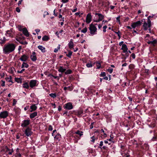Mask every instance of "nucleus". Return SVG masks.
<instances>
[{
	"label": "nucleus",
	"mask_w": 157,
	"mask_h": 157,
	"mask_svg": "<svg viewBox=\"0 0 157 157\" xmlns=\"http://www.w3.org/2000/svg\"><path fill=\"white\" fill-rule=\"evenodd\" d=\"M16 47V45L13 43H8L6 44L3 48V52L6 54H8L13 51Z\"/></svg>",
	"instance_id": "nucleus-1"
},
{
	"label": "nucleus",
	"mask_w": 157,
	"mask_h": 157,
	"mask_svg": "<svg viewBox=\"0 0 157 157\" xmlns=\"http://www.w3.org/2000/svg\"><path fill=\"white\" fill-rule=\"evenodd\" d=\"M95 17L93 19V21L94 22H99L104 19L105 16L103 15L98 12H96L95 13Z\"/></svg>",
	"instance_id": "nucleus-2"
},
{
	"label": "nucleus",
	"mask_w": 157,
	"mask_h": 157,
	"mask_svg": "<svg viewBox=\"0 0 157 157\" xmlns=\"http://www.w3.org/2000/svg\"><path fill=\"white\" fill-rule=\"evenodd\" d=\"M108 144H105L104 145L103 142V141H101L100 144L98 146V148L100 149L101 150H104L106 151H108L109 149L108 147V145H110V147H111L112 145L113 144H112L111 142H109Z\"/></svg>",
	"instance_id": "nucleus-3"
},
{
	"label": "nucleus",
	"mask_w": 157,
	"mask_h": 157,
	"mask_svg": "<svg viewBox=\"0 0 157 157\" xmlns=\"http://www.w3.org/2000/svg\"><path fill=\"white\" fill-rule=\"evenodd\" d=\"M89 28L91 35L93 36L94 34H97V28L95 26H94L93 23H91L90 24Z\"/></svg>",
	"instance_id": "nucleus-4"
},
{
	"label": "nucleus",
	"mask_w": 157,
	"mask_h": 157,
	"mask_svg": "<svg viewBox=\"0 0 157 157\" xmlns=\"http://www.w3.org/2000/svg\"><path fill=\"white\" fill-rule=\"evenodd\" d=\"M23 132L25 136L27 137L31 136L33 133L32 131V128L30 127H26V129L23 131Z\"/></svg>",
	"instance_id": "nucleus-5"
},
{
	"label": "nucleus",
	"mask_w": 157,
	"mask_h": 157,
	"mask_svg": "<svg viewBox=\"0 0 157 157\" xmlns=\"http://www.w3.org/2000/svg\"><path fill=\"white\" fill-rule=\"evenodd\" d=\"M74 114L79 118H81L82 117V115L83 113V109L81 108H79L78 110H74Z\"/></svg>",
	"instance_id": "nucleus-6"
},
{
	"label": "nucleus",
	"mask_w": 157,
	"mask_h": 157,
	"mask_svg": "<svg viewBox=\"0 0 157 157\" xmlns=\"http://www.w3.org/2000/svg\"><path fill=\"white\" fill-rule=\"evenodd\" d=\"M31 123V121L29 118L28 119L24 120L21 124V126L23 128L27 127Z\"/></svg>",
	"instance_id": "nucleus-7"
},
{
	"label": "nucleus",
	"mask_w": 157,
	"mask_h": 157,
	"mask_svg": "<svg viewBox=\"0 0 157 157\" xmlns=\"http://www.w3.org/2000/svg\"><path fill=\"white\" fill-rule=\"evenodd\" d=\"M63 107L64 109H66L67 110H70L72 109L73 108V106L71 103L68 102L63 105Z\"/></svg>",
	"instance_id": "nucleus-8"
},
{
	"label": "nucleus",
	"mask_w": 157,
	"mask_h": 157,
	"mask_svg": "<svg viewBox=\"0 0 157 157\" xmlns=\"http://www.w3.org/2000/svg\"><path fill=\"white\" fill-rule=\"evenodd\" d=\"M142 22L140 21H137L136 22H134L131 24V26L133 28H135L136 27L140 26L141 25Z\"/></svg>",
	"instance_id": "nucleus-9"
},
{
	"label": "nucleus",
	"mask_w": 157,
	"mask_h": 157,
	"mask_svg": "<svg viewBox=\"0 0 157 157\" xmlns=\"http://www.w3.org/2000/svg\"><path fill=\"white\" fill-rule=\"evenodd\" d=\"M8 115V112L6 111H4L0 113V118H5Z\"/></svg>",
	"instance_id": "nucleus-10"
},
{
	"label": "nucleus",
	"mask_w": 157,
	"mask_h": 157,
	"mask_svg": "<svg viewBox=\"0 0 157 157\" xmlns=\"http://www.w3.org/2000/svg\"><path fill=\"white\" fill-rule=\"evenodd\" d=\"M151 40H152L151 41L148 40L147 42V43L151 45L155 46V45L157 43V40L154 39L153 37L151 38Z\"/></svg>",
	"instance_id": "nucleus-11"
},
{
	"label": "nucleus",
	"mask_w": 157,
	"mask_h": 157,
	"mask_svg": "<svg viewBox=\"0 0 157 157\" xmlns=\"http://www.w3.org/2000/svg\"><path fill=\"white\" fill-rule=\"evenodd\" d=\"M29 58V56L26 55H23L19 59L22 61L23 62H26Z\"/></svg>",
	"instance_id": "nucleus-12"
},
{
	"label": "nucleus",
	"mask_w": 157,
	"mask_h": 157,
	"mask_svg": "<svg viewBox=\"0 0 157 157\" xmlns=\"http://www.w3.org/2000/svg\"><path fill=\"white\" fill-rule=\"evenodd\" d=\"M30 59L33 62H35L37 60V57L36 56V53L35 52H33L30 56Z\"/></svg>",
	"instance_id": "nucleus-13"
},
{
	"label": "nucleus",
	"mask_w": 157,
	"mask_h": 157,
	"mask_svg": "<svg viewBox=\"0 0 157 157\" xmlns=\"http://www.w3.org/2000/svg\"><path fill=\"white\" fill-rule=\"evenodd\" d=\"M92 16L90 13H89L86 16V22L87 24L89 23L91 21Z\"/></svg>",
	"instance_id": "nucleus-14"
},
{
	"label": "nucleus",
	"mask_w": 157,
	"mask_h": 157,
	"mask_svg": "<svg viewBox=\"0 0 157 157\" xmlns=\"http://www.w3.org/2000/svg\"><path fill=\"white\" fill-rule=\"evenodd\" d=\"M37 80H32L30 81L29 83V86L33 88L36 86Z\"/></svg>",
	"instance_id": "nucleus-15"
},
{
	"label": "nucleus",
	"mask_w": 157,
	"mask_h": 157,
	"mask_svg": "<svg viewBox=\"0 0 157 157\" xmlns=\"http://www.w3.org/2000/svg\"><path fill=\"white\" fill-rule=\"evenodd\" d=\"M144 152L140 150L137 151L136 153V157H142L144 155Z\"/></svg>",
	"instance_id": "nucleus-16"
},
{
	"label": "nucleus",
	"mask_w": 157,
	"mask_h": 157,
	"mask_svg": "<svg viewBox=\"0 0 157 157\" xmlns=\"http://www.w3.org/2000/svg\"><path fill=\"white\" fill-rule=\"evenodd\" d=\"M149 146L147 144H144L141 146V150L142 151L144 152V151H147L149 149Z\"/></svg>",
	"instance_id": "nucleus-17"
},
{
	"label": "nucleus",
	"mask_w": 157,
	"mask_h": 157,
	"mask_svg": "<svg viewBox=\"0 0 157 157\" xmlns=\"http://www.w3.org/2000/svg\"><path fill=\"white\" fill-rule=\"evenodd\" d=\"M13 29H11L10 30H7L6 32V35L10 37L13 36L12 34L13 33Z\"/></svg>",
	"instance_id": "nucleus-18"
},
{
	"label": "nucleus",
	"mask_w": 157,
	"mask_h": 157,
	"mask_svg": "<svg viewBox=\"0 0 157 157\" xmlns=\"http://www.w3.org/2000/svg\"><path fill=\"white\" fill-rule=\"evenodd\" d=\"M22 32L23 34L27 37H29V34L27 29L26 28H24L22 29Z\"/></svg>",
	"instance_id": "nucleus-19"
},
{
	"label": "nucleus",
	"mask_w": 157,
	"mask_h": 157,
	"mask_svg": "<svg viewBox=\"0 0 157 157\" xmlns=\"http://www.w3.org/2000/svg\"><path fill=\"white\" fill-rule=\"evenodd\" d=\"M37 109V107L36 105V104H33L30 106V112H33V111H35Z\"/></svg>",
	"instance_id": "nucleus-20"
},
{
	"label": "nucleus",
	"mask_w": 157,
	"mask_h": 157,
	"mask_svg": "<svg viewBox=\"0 0 157 157\" xmlns=\"http://www.w3.org/2000/svg\"><path fill=\"white\" fill-rule=\"evenodd\" d=\"M121 49L123 50V52H126L128 51V48L125 44H123L122 46Z\"/></svg>",
	"instance_id": "nucleus-21"
},
{
	"label": "nucleus",
	"mask_w": 157,
	"mask_h": 157,
	"mask_svg": "<svg viewBox=\"0 0 157 157\" xmlns=\"http://www.w3.org/2000/svg\"><path fill=\"white\" fill-rule=\"evenodd\" d=\"M61 136L59 133H57L56 136L54 137V139L56 141H59L61 138Z\"/></svg>",
	"instance_id": "nucleus-22"
},
{
	"label": "nucleus",
	"mask_w": 157,
	"mask_h": 157,
	"mask_svg": "<svg viewBox=\"0 0 157 157\" xmlns=\"http://www.w3.org/2000/svg\"><path fill=\"white\" fill-rule=\"evenodd\" d=\"M37 113L36 112H34L33 113L30 114L29 117L30 119L33 118L37 116Z\"/></svg>",
	"instance_id": "nucleus-23"
},
{
	"label": "nucleus",
	"mask_w": 157,
	"mask_h": 157,
	"mask_svg": "<svg viewBox=\"0 0 157 157\" xmlns=\"http://www.w3.org/2000/svg\"><path fill=\"white\" fill-rule=\"evenodd\" d=\"M68 46L69 48L71 49L72 48L74 49L73 48L74 46V44L72 41V39H71V40L70 41V42H69L68 44Z\"/></svg>",
	"instance_id": "nucleus-24"
},
{
	"label": "nucleus",
	"mask_w": 157,
	"mask_h": 157,
	"mask_svg": "<svg viewBox=\"0 0 157 157\" xmlns=\"http://www.w3.org/2000/svg\"><path fill=\"white\" fill-rule=\"evenodd\" d=\"M37 48L39 49L40 50L41 52L43 53H44L46 52L45 48L43 47L42 46L39 45L38 46Z\"/></svg>",
	"instance_id": "nucleus-25"
},
{
	"label": "nucleus",
	"mask_w": 157,
	"mask_h": 157,
	"mask_svg": "<svg viewBox=\"0 0 157 157\" xmlns=\"http://www.w3.org/2000/svg\"><path fill=\"white\" fill-rule=\"evenodd\" d=\"M148 25H149L147 24V23L146 22H144V24L143 25V27L144 30L146 31L148 29V28H149Z\"/></svg>",
	"instance_id": "nucleus-26"
},
{
	"label": "nucleus",
	"mask_w": 157,
	"mask_h": 157,
	"mask_svg": "<svg viewBox=\"0 0 157 157\" xmlns=\"http://www.w3.org/2000/svg\"><path fill=\"white\" fill-rule=\"evenodd\" d=\"M125 53V54H121V55L122 56V59H123L124 60L126 59V58L128 57L129 56V53H128V51L126 52H124Z\"/></svg>",
	"instance_id": "nucleus-27"
},
{
	"label": "nucleus",
	"mask_w": 157,
	"mask_h": 157,
	"mask_svg": "<svg viewBox=\"0 0 157 157\" xmlns=\"http://www.w3.org/2000/svg\"><path fill=\"white\" fill-rule=\"evenodd\" d=\"M66 71V69L65 68H63V67L62 66H60L59 69L58 70V71L59 72H60L62 73H64Z\"/></svg>",
	"instance_id": "nucleus-28"
},
{
	"label": "nucleus",
	"mask_w": 157,
	"mask_h": 157,
	"mask_svg": "<svg viewBox=\"0 0 157 157\" xmlns=\"http://www.w3.org/2000/svg\"><path fill=\"white\" fill-rule=\"evenodd\" d=\"M95 63L96 64V66H97V69H100L101 67V62H99L98 61H96V62H95Z\"/></svg>",
	"instance_id": "nucleus-29"
},
{
	"label": "nucleus",
	"mask_w": 157,
	"mask_h": 157,
	"mask_svg": "<svg viewBox=\"0 0 157 157\" xmlns=\"http://www.w3.org/2000/svg\"><path fill=\"white\" fill-rule=\"evenodd\" d=\"M0 40L1 41V42H0V44L2 46L3 44H5V43L6 41V39L5 37H3L2 38L0 39Z\"/></svg>",
	"instance_id": "nucleus-30"
},
{
	"label": "nucleus",
	"mask_w": 157,
	"mask_h": 157,
	"mask_svg": "<svg viewBox=\"0 0 157 157\" xmlns=\"http://www.w3.org/2000/svg\"><path fill=\"white\" fill-rule=\"evenodd\" d=\"M152 38H153L152 36H150L149 34H147L146 36L144 37V39L146 40H147L148 41L151 40Z\"/></svg>",
	"instance_id": "nucleus-31"
},
{
	"label": "nucleus",
	"mask_w": 157,
	"mask_h": 157,
	"mask_svg": "<svg viewBox=\"0 0 157 157\" xmlns=\"http://www.w3.org/2000/svg\"><path fill=\"white\" fill-rule=\"evenodd\" d=\"M22 87L23 88H26L27 89H29V86L28 83L26 82H25L22 84Z\"/></svg>",
	"instance_id": "nucleus-32"
},
{
	"label": "nucleus",
	"mask_w": 157,
	"mask_h": 157,
	"mask_svg": "<svg viewBox=\"0 0 157 157\" xmlns=\"http://www.w3.org/2000/svg\"><path fill=\"white\" fill-rule=\"evenodd\" d=\"M29 67V64L25 62H23L21 65V68H22L24 67L27 68Z\"/></svg>",
	"instance_id": "nucleus-33"
},
{
	"label": "nucleus",
	"mask_w": 157,
	"mask_h": 157,
	"mask_svg": "<svg viewBox=\"0 0 157 157\" xmlns=\"http://www.w3.org/2000/svg\"><path fill=\"white\" fill-rule=\"evenodd\" d=\"M154 136L151 139V140L152 141H157V134H155L154 132Z\"/></svg>",
	"instance_id": "nucleus-34"
},
{
	"label": "nucleus",
	"mask_w": 157,
	"mask_h": 157,
	"mask_svg": "<svg viewBox=\"0 0 157 157\" xmlns=\"http://www.w3.org/2000/svg\"><path fill=\"white\" fill-rule=\"evenodd\" d=\"M83 132L78 130L75 132V133L78 135L80 137L83 135Z\"/></svg>",
	"instance_id": "nucleus-35"
},
{
	"label": "nucleus",
	"mask_w": 157,
	"mask_h": 157,
	"mask_svg": "<svg viewBox=\"0 0 157 157\" xmlns=\"http://www.w3.org/2000/svg\"><path fill=\"white\" fill-rule=\"evenodd\" d=\"M49 39V37L47 35H44L42 38V40L43 41H47Z\"/></svg>",
	"instance_id": "nucleus-36"
},
{
	"label": "nucleus",
	"mask_w": 157,
	"mask_h": 157,
	"mask_svg": "<svg viewBox=\"0 0 157 157\" xmlns=\"http://www.w3.org/2000/svg\"><path fill=\"white\" fill-rule=\"evenodd\" d=\"M3 150L5 152L8 153V152L11 150V149H9L8 147L6 146L4 148Z\"/></svg>",
	"instance_id": "nucleus-37"
},
{
	"label": "nucleus",
	"mask_w": 157,
	"mask_h": 157,
	"mask_svg": "<svg viewBox=\"0 0 157 157\" xmlns=\"http://www.w3.org/2000/svg\"><path fill=\"white\" fill-rule=\"evenodd\" d=\"M73 73V72L71 69H68L65 72V74L66 75H68L71 74Z\"/></svg>",
	"instance_id": "nucleus-38"
},
{
	"label": "nucleus",
	"mask_w": 157,
	"mask_h": 157,
	"mask_svg": "<svg viewBox=\"0 0 157 157\" xmlns=\"http://www.w3.org/2000/svg\"><path fill=\"white\" fill-rule=\"evenodd\" d=\"M151 17V16H149L147 18V24L149 25V28L151 27V21L150 19L149 18V17Z\"/></svg>",
	"instance_id": "nucleus-39"
},
{
	"label": "nucleus",
	"mask_w": 157,
	"mask_h": 157,
	"mask_svg": "<svg viewBox=\"0 0 157 157\" xmlns=\"http://www.w3.org/2000/svg\"><path fill=\"white\" fill-rule=\"evenodd\" d=\"M69 52L68 54H66V56H67L69 58H71V56H72V52L71 51H68Z\"/></svg>",
	"instance_id": "nucleus-40"
},
{
	"label": "nucleus",
	"mask_w": 157,
	"mask_h": 157,
	"mask_svg": "<svg viewBox=\"0 0 157 157\" xmlns=\"http://www.w3.org/2000/svg\"><path fill=\"white\" fill-rule=\"evenodd\" d=\"M50 96L52 98H54L57 96V95L55 93H51L49 94Z\"/></svg>",
	"instance_id": "nucleus-41"
},
{
	"label": "nucleus",
	"mask_w": 157,
	"mask_h": 157,
	"mask_svg": "<svg viewBox=\"0 0 157 157\" xmlns=\"http://www.w3.org/2000/svg\"><path fill=\"white\" fill-rule=\"evenodd\" d=\"M90 138L92 139V140H90L93 143L94 142L95 140H97L98 139V138H95L94 136H92Z\"/></svg>",
	"instance_id": "nucleus-42"
},
{
	"label": "nucleus",
	"mask_w": 157,
	"mask_h": 157,
	"mask_svg": "<svg viewBox=\"0 0 157 157\" xmlns=\"http://www.w3.org/2000/svg\"><path fill=\"white\" fill-rule=\"evenodd\" d=\"M106 75V73L104 72H101V74L99 75V76L101 77H104Z\"/></svg>",
	"instance_id": "nucleus-43"
},
{
	"label": "nucleus",
	"mask_w": 157,
	"mask_h": 157,
	"mask_svg": "<svg viewBox=\"0 0 157 157\" xmlns=\"http://www.w3.org/2000/svg\"><path fill=\"white\" fill-rule=\"evenodd\" d=\"M87 30V29L86 28V27H85L83 29H82L81 32L83 33H86Z\"/></svg>",
	"instance_id": "nucleus-44"
},
{
	"label": "nucleus",
	"mask_w": 157,
	"mask_h": 157,
	"mask_svg": "<svg viewBox=\"0 0 157 157\" xmlns=\"http://www.w3.org/2000/svg\"><path fill=\"white\" fill-rule=\"evenodd\" d=\"M135 66L133 64H130L129 66V68L131 69H132L134 68Z\"/></svg>",
	"instance_id": "nucleus-45"
},
{
	"label": "nucleus",
	"mask_w": 157,
	"mask_h": 157,
	"mask_svg": "<svg viewBox=\"0 0 157 157\" xmlns=\"http://www.w3.org/2000/svg\"><path fill=\"white\" fill-rule=\"evenodd\" d=\"M120 147L122 150H125V145L121 144L120 146Z\"/></svg>",
	"instance_id": "nucleus-46"
},
{
	"label": "nucleus",
	"mask_w": 157,
	"mask_h": 157,
	"mask_svg": "<svg viewBox=\"0 0 157 157\" xmlns=\"http://www.w3.org/2000/svg\"><path fill=\"white\" fill-rule=\"evenodd\" d=\"M68 116H70V115H71V114H74V111H69V112H68Z\"/></svg>",
	"instance_id": "nucleus-47"
},
{
	"label": "nucleus",
	"mask_w": 157,
	"mask_h": 157,
	"mask_svg": "<svg viewBox=\"0 0 157 157\" xmlns=\"http://www.w3.org/2000/svg\"><path fill=\"white\" fill-rule=\"evenodd\" d=\"M107 71L110 73L111 74L113 71V69L111 67H109V68L107 70Z\"/></svg>",
	"instance_id": "nucleus-48"
},
{
	"label": "nucleus",
	"mask_w": 157,
	"mask_h": 157,
	"mask_svg": "<svg viewBox=\"0 0 157 157\" xmlns=\"http://www.w3.org/2000/svg\"><path fill=\"white\" fill-rule=\"evenodd\" d=\"M86 66L88 67H93V65L91 63H88L86 64Z\"/></svg>",
	"instance_id": "nucleus-49"
},
{
	"label": "nucleus",
	"mask_w": 157,
	"mask_h": 157,
	"mask_svg": "<svg viewBox=\"0 0 157 157\" xmlns=\"http://www.w3.org/2000/svg\"><path fill=\"white\" fill-rule=\"evenodd\" d=\"M94 123L95 122H93L91 123V124L89 126L90 129H91L93 128V125Z\"/></svg>",
	"instance_id": "nucleus-50"
},
{
	"label": "nucleus",
	"mask_w": 157,
	"mask_h": 157,
	"mask_svg": "<svg viewBox=\"0 0 157 157\" xmlns=\"http://www.w3.org/2000/svg\"><path fill=\"white\" fill-rule=\"evenodd\" d=\"M49 139V137L48 136H45L44 138V141L46 143Z\"/></svg>",
	"instance_id": "nucleus-51"
},
{
	"label": "nucleus",
	"mask_w": 157,
	"mask_h": 157,
	"mask_svg": "<svg viewBox=\"0 0 157 157\" xmlns=\"http://www.w3.org/2000/svg\"><path fill=\"white\" fill-rule=\"evenodd\" d=\"M19 42L20 43V44H22L23 45H26L28 44V42L26 41H24V42H23V41Z\"/></svg>",
	"instance_id": "nucleus-52"
},
{
	"label": "nucleus",
	"mask_w": 157,
	"mask_h": 157,
	"mask_svg": "<svg viewBox=\"0 0 157 157\" xmlns=\"http://www.w3.org/2000/svg\"><path fill=\"white\" fill-rule=\"evenodd\" d=\"M103 31L104 33H105L106 32V29L107 28V26L106 25L104 26L103 27Z\"/></svg>",
	"instance_id": "nucleus-53"
},
{
	"label": "nucleus",
	"mask_w": 157,
	"mask_h": 157,
	"mask_svg": "<svg viewBox=\"0 0 157 157\" xmlns=\"http://www.w3.org/2000/svg\"><path fill=\"white\" fill-rule=\"evenodd\" d=\"M25 69L23 68V69L21 71H17V72L18 73H22L23 72L25 71Z\"/></svg>",
	"instance_id": "nucleus-54"
},
{
	"label": "nucleus",
	"mask_w": 157,
	"mask_h": 157,
	"mask_svg": "<svg viewBox=\"0 0 157 157\" xmlns=\"http://www.w3.org/2000/svg\"><path fill=\"white\" fill-rule=\"evenodd\" d=\"M101 135H102L101 136V138H105L107 137V134L104 133H103V135H102V134H101Z\"/></svg>",
	"instance_id": "nucleus-55"
},
{
	"label": "nucleus",
	"mask_w": 157,
	"mask_h": 157,
	"mask_svg": "<svg viewBox=\"0 0 157 157\" xmlns=\"http://www.w3.org/2000/svg\"><path fill=\"white\" fill-rule=\"evenodd\" d=\"M130 57H132L133 59H135L136 57V56L134 53H132L130 56Z\"/></svg>",
	"instance_id": "nucleus-56"
},
{
	"label": "nucleus",
	"mask_w": 157,
	"mask_h": 157,
	"mask_svg": "<svg viewBox=\"0 0 157 157\" xmlns=\"http://www.w3.org/2000/svg\"><path fill=\"white\" fill-rule=\"evenodd\" d=\"M1 82H2V83L1 84V86H5V81L4 80H2Z\"/></svg>",
	"instance_id": "nucleus-57"
},
{
	"label": "nucleus",
	"mask_w": 157,
	"mask_h": 157,
	"mask_svg": "<svg viewBox=\"0 0 157 157\" xmlns=\"http://www.w3.org/2000/svg\"><path fill=\"white\" fill-rule=\"evenodd\" d=\"M15 157H21V155L20 153H16Z\"/></svg>",
	"instance_id": "nucleus-58"
},
{
	"label": "nucleus",
	"mask_w": 157,
	"mask_h": 157,
	"mask_svg": "<svg viewBox=\"0 0 157 157\" xmlns=\"http://www.w3.org/2000/svg\"><path fill=\"white\" fill-rule=\"evenodd\" d=\"M17 102V101L16 100V99H14L13 100V104H12V105L13 106H14L16 105V104Z\"/></svg>",
	"instance_id": "nucleus-59"
},
{
	"label": "nucleus",
	"mask_w": 157,
	"mask_h": 157,
	"mask_svg": "<svg viewBox=\"0 0 157 157\" xmlns=\"http://www.w3.org/2000/svg\"><path fill=\"white\" fill-rule=\"evenodd\" d=\"M48 130L50 131H51L53 130V128L52 125H49L48 128Z\"/></svg>",
	"instance_id": "nucleus-60"
},
{
	"label": "nucleus",
	"mask_w": 157,
	"mask_h": 157,
	"mask_svg": "<svg viewBox=\"0 0 157 157\" xmlns=\"http://www.w3.org/2000/svg\"><path fill=\"white\" fill-rule=\"evenodd\" d=\"M13 152V149H12L10 151L8 152V154L9 155H12V154Z\"/></svg>",
	"instance_id": "nucleus-61"
},
{
	"label": "nucleus",
	"mask_w": 157,
	"mask_h": 157,
	"mask_svg": "<svg viewBox=\"0 0 157 157\" xmlns=\"http://www.w3.org/2000/svg\"><path fill=\"white\" fill-rule=\"evenodd\" d=\"M120 16H119L117 17L116 19H117V22H119V23L120 22Z\"/></svg>",
	"instance_id": "nucleus-62"
},
{
	"label": "nucleus",
	"mask_w": 157,
	"mask_h": 157,
	"mask_svg": "<svg viewBox=\"0 0 157 157\" xmlns=\"http://www.w3.org/2000/svg\"><path fill=\"white\" fill-rule=\"evenodd\" d=\"M18 29L19 31H22V29H23L22 28L21 26L19 25L18 27Z\"/></svg>",
	"instance_id": "nucleus-63"
},
{
	"label": "nucleus",
	"mask_w": 157,
	"mask_h": 157,
	"mask_svg": "<svg viewBox=\"0 0 157 157\" xmlns=\"http://www.w3.org/2000/svg\"><path fill=\"white\" fill-rule=\"evenodd\" d=\"M67 90H69L70 91L72 90L73 89V88L70 86L67 87Z\"/></svg>",
	"instance_id": "nucleus-64"
}]
</instances>
